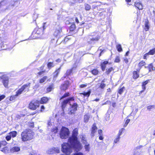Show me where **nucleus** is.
Masks as SVG:
<instances>
[{
    "instance_id": "obj_63",
    "label": "nucleus",
    "mask_w": 155,
    "mask_h": 155,
    "mask_svg": "<svg viewBox=\"0 0 155 155\" xmlns=\"http://www.w3.org/2000/svg\"><path fill=\"white\" fill-rule=\"evenodd\" d=\"M75 20L76 22H77V23H79V20L76 17L75 18Z\"/></svg>"
},
{
    "instance_id": "obj_1",
    "label": "nucleus",
    "mask_w": 155,
    "mask_h": 155,
    "mask_svg": "<svg viewBox=\"0 0 155 155\" xmlns=\"http://www.w3.org/2000/svg\"><path fill=\"white\" fill-rule=\"evenodd\" d=\"M78 134V130L75 128L73 130L72 135L68 140V143L72 146L77 151L80 150L83 147L81 144L77 140Z\"/></svg>"
},
{
    "instance_id": "obj_48",
    "label": "nucleus",
    "mask_w": 155,
    "mask_h": 155,
    "mask_svg": "<svg viewBox=\"0 0 155 155\" xmlns=\"http://www.w3.org/2000/svg\"><path fill=\"white\" fill-rule=\"evenodd\" d=\"M105 86V84L103 83H101V84L100 87L103 89L104 88Z\"/></svg>"
},
{
    "instance_id": "obj_27",
    "label": "nucleus",
    "mask_w": 155,
    "mask_h": 155,
    "mask_svg": "<svg viewBox=\"0 0 155 155\" xmlns=\"http://www.w3.org/2000/svg\"><path fill=\"white\" fill-rule=\"evenodd\" d=\"M51 150H54V153H58L59 152V149L58 147H54L53 148H51Z\"/></svg>"
},
{
    "instance_id": "obj_53",
    "label": "nucleus",
    "mask_w": 155,
    "mask_h": 155,
    "mask_svg": "<svg viewBox=\"0 0 155 155\" xmlns=\"http://www.w3.org/2000/svg\"><path fill=\"white\" fill-rule=\"evenodd\" d=\"M74 155H83V154L82 153L79 152L75 153Z\"/></svg>"
},
{
    "instance_id": "obj_21",
    "label": "nucleus",
    "mask_w": 155,
    "mask_h": 155,
    "mask_svg": "<svg viewBox=\"0 0 155 155\" xmlns=\"http://www.w3.org/2000/svg\"><path fill=\"white\" fill-rule=\"evenodd\" d=\"M9 134H10L11 137H15L17 134V132L15 131H14L10 132L9 133Z\"/></svg>"
},
{
    "instance_id": "obj_12",
    "label": "nucleus",
    "mask_w": 155,
    "mask_h": 155,
    "mask_svg": "<svg viewBox=\"0 0 155 155\" xmlns=\"http://www.w3.org/2000/svg\"><path fill=\"white\" fill-rule=\"evenodd\" d=\"M74 98L73 97H71L70 98H68V99L64 101L62 104V107L63 108L65 107V105L69 101H72L74 100Z\"/></svg>"
},
{
    "instance_id": "obj_5",
    "label": "nucleus",
    "mask_w": 155,
    "mask_h": 155,
    "mask_svg": "<svg viewBox=\"0 0 155 155\" xmlns=\"http://www.w3.org/2000/svg\"><path fill=\"white\" fill-rule=\"evenodd\" d=\"M39 105V102L37 100L32 101L29 104V107L32 110H35Z\"/></svg>"
},
{
    "instance_id": "obj_61",
    "label": "nucleus",
    "mask_w": 155,
    "mask_h": 155,
    "mask_svg": "<svg viewBox=\"0 0 155 155\" xmlns=\"http://www.w3.org/2000/svg\"><path fill=\"white\" fill-rule=\"evenodd\" d=\"M73 69V68L72 69L68 70L67 71V73H68V74H70L71 73Z\"/></svg>"
},
{
    "instance_id": "obj_45",
    "label": "nucleus",
    "mask_w": 155,
    "mask_h": 155,
    "mask_svg": "<svg viewBox=\"0 0 155 155\" xmlns=\"http://www.w3.org/2000/svg\"><path fill=\"white\" fill-rule=\"evenodd\" d=\"M11 137L10 134L9 135H7L6 137V139L7 141H9L11 139Z\"/></svg>"
},
{
    "instance_id": "obj_32",
    "label": "nucleus",
    "mask_w": 155,
    "mask_h": 155,
    "mask_svg": "<svg viewBox=\"0 0 155 155\" xmlns=\"http://www.w3.org/2000/svg\"><path fill=\"white\" fill-rule=\"evenodd\" d=\"M54 66V65L52 62H49L47 64L48 67L49 69H51V68L53 67Z\"/></svg>"
},
{
    "instance_id": "obj_59",
    "label": "nucleus",
    "mask_w": 155,
    "mask_h": 155,
    "mask_svg": "<svg viewBox=\"0 0 155 155\" xmlns=\"http://www.w3.org/2000/svg\"><path fill=\"white\" fill-rule=\"evenodd\" d=\"M124 61L127 64L128 62V60L127 58H125L124 59Z\"/></svg>"
},
{
    "instance_id": "obj_62",
    "label": "nucleus",
    "mask_w": 155,
    "mask_h": 155,
    "mask_svg": "<svg viewBox=\"0 0 155 155\" xmlns=\"http://www.w3.org/2000/svg\"><path fill=\"white\" fill-rule=\"evenodd\" d=\"M87 85L86 84H81L80 85V87L81 88H83L86 86Z\"/></svg>"
},
{
    "instance_id": "obj_22",
    "label": "nucleus",
    "mask_w": 155,
    "mask_h": 155,
    "mask_svg": "<svg viewBox=\"0 0 155 155\" xmlns=\"http://www.w3.org/2000/svg\"><path fill=\"white\" fill-rule=\"evenodd\" d=\"M48 101V99L46 97H43L41 99L40 103L41 104L46 103Z\"/></svg>"
},
{
    "instance_id": "obj_38",
    "label": "nucleus",
    "mask_w": 155,
    "mask_h": 155,
    "mask_svg": "<svg viewBox=\"0 0 155 155\" xmlns=\"http://www.w3.org/2000/svg\"><path fill=\"white\" fill-rule=\"evenodd\" d=\"M91 92L90 91H89L87 93L84 92L83 93H82V94H83L84 96H87V97H88L90 94Z\"/></svg>"
},
{
    "instance_id": "obj_14",
    "label": "nucleus",
    "mask_w": 155,
    "mask_h": 155,
    "mask_svg": "<svg viewBox=\"0 0 155 155\" xmlns=\"http://www.w3.org/2000/svg\"><path fill=\"white\" fill-rule=\"evenodd\" d=\"M145 27H144V30L146 31H148L149 28L150 26L149 25V22L148 20H146L145 22Z\"/></svg>"
},
{
    "instance_id": "obj_46",
    "label": "nucleus",
    "mask_w": 155,
    "mask_h": 155,
    "mask_svg": "<svg viewBox=\"0 0 155 155\" xmlns=\"http://www.w3.org/2000/svg\"><path fill=\"white\" fill-rule=\"evenodd\" d=\"M58 130V129L57 127H55L52 130V131L54 132V133H55L57 132Z\"/></svg>"
},
{
    "instance_id": "obj_18",
    "label": "nucleus",
    "mask_w": 155,
    "mask_h": 155,
    "mask_svg": "<svg viewBox=\"0 0 155 155\" xmlns=\"http://www.w3.org/2000/svg\"><path fill=\"white\" fill-rule=\"evenodd\" d=\"M20 150V148L17 147H13L11 149V151L12 152H18Z\"/></svg>"
},
{
    "instance_id": "obj_64",
    "label": "nucleus",
    "mask_w": 155,
    "mask_h": 155,
    "mask_svg": "<svg viewBox=\"0 0 155 155\" xmlns=\"http://www.w3.org/2000/svg\"><path fill=\"white\" fill-rule=\"evenodd\" d=\"M5 2V1H2L1 2V3H0V5H3V4Z\"/></svg>"
},
{
    "instance_id": "obj_43",
    "label": "nucleus",
    "mask_w": 155,
    "mask_h": 155,
    "mask_svg": "<svg viewBox=\"0 0 155 155\" xmlns=\"http://www.w3.org/2000/svg\"><path fill=\"white\" fill-rule=\"evenodd\" d=\"M149 55L148 53L145 54L143 56V58L144 59H147V58Z\"/></svg>"
},
{
    "instance_id": "obj_30",
    "label": "nucleus",
    "mask_w": 155,
    "mask_h": 155,
    "mask_svg": "<svg viewBox=\"0 0 155 155\" xmlns=\"http://www.w3.org/2000/svg\"><path fill=\"white\" fill-rule=\"evenodd\" d=\"M3 83L4 86L5 87H7L8 83V79L7 78L5 80H4Z\"/></svg>"
},
{
    "instance_id": "obj_51",
    "label": "nucleus",
    "mask_w": 155,
    "mask_h": 155,
    "mask_svg": "<svg viewBox=\"0 0 155 155\" xmlns=\"http://www.w3.org/2000/svg\"><path fill=\"white\" fill-rule=\"evenodd\" d=\"M45 72V71H43L39 72L38 73V74L39 75H41L43 74Z\"/></svg>"
},
{
    "instance_id": "obj_16",
    "label": "nucleus",
    "mask_w": 155,
    "mask_h": 155,
    "mask_svg": "<svg viewBox=\"0 0 155 155\" xmlns=\"http://www.w3.org/2000/svg\"><path fill=\"white\" fill-rule=\"evenodd\" d=\"M97 129V128L96 127V125L94 124L92 127L91 134H92V136H94V133L96 132V131Z\"/></svg>"
},
{
    "instance_id": "obj_17",
    "label": "nucleus",
    "mask_w": 155,
    "mask_h": 155,
    "mask_svg": "<svg viewBox=\"0 0 155 155\" xmlns=\"http://www.w3.org/2000/svg\"><path fill=\"white\" fill-rule=\"evenodd\" d=\"M0 150L5 153H7L9 151V149L8 147H5L3 148H1V150Z\"/></svg>"
},
{
    "instance_id": "obj_28",
    "label": "nucleus",
    "mask_w": 155,
    "mask_h": 155,
    "mask_svg": "<svg viewBox=\"0 0 155 155\" xmlns=\"http://www.w3.org/2000/svg\"><path fill=\"white\" fill-rule=\"evenodd\" d=\"M53 89V85H51L49 86L47 89V91L50 92Z\"/></svg>"
},
{
    "instance_id": "obj_35",
    "label": "nucleus",
    "mask_w": 155,
    "mask_h": 155,
    "mask_svg": "<svg viewBox=\"0 0 155 155\" xmlns=\"http://www.w3.org/2000/svg\"><path fill=\"white\" fill-rule=\"evenodd\" d=\"M120 138V137L117 136L114 140V142L115 143H117L119 141Z\"/></svg>"
},
{
    "instance_id": "obj_49",
    "label": "nucleus",
    "mask_w": 155,
    "mask_h": 155,
    "mask_svg": "<svg viewBox=\"0 0 155 155\" xmlns=\"http://www.w3.org/2000/svg\"><path fill=\"white\" fill-rule=\"evenodd\" d=\"M69 94L68 93L65 94L61 98V99H63L65 97H66L68 96H69Z\"/></svg>"
},
{
    "instance_id": "obj_47",
    "label": "nucleus",
    "mask_w": 155,
    "mask_h": 155,
    "mask_svg": "<svg viewBox=\"0 0 155 155\" xmlns=\"http://www.w3.org/2000/svg\"><path fill=\"white\" fill-rule=\"evenodd\" d=\"M60 33V31L58 30L56 31L54 33V35L57 36L59 35Z\"/></svg>"
},
{
    "instance_id": "obj_54",
    "label": "nucleus",
    "mask_w": 155,
    "mask_h": 155,
    "mask_svg": "<svg viewBox=\"0 0 155 155\" xmlns=\"http://www.w3.org/2000/svg\"><path fill=\"white\" fill-rule=\"evenodd\" d=\"M103 131L101 130H98V133L99 135H102Z\"/></svg>"
},
{
    "instance_id": "obj_57",
    "label": "nucleus",
    "mask_w": 155,
    "mask_h": 155,
    "mask_svg": "<svg viewBox=\"0 0 155 155\" xmlns=\"http://www.w3.org/2000/svg\"><path fill=\"white\" fill-rule=\"evenodd\" d=\"M48 124L49 127H50L52 125L51 123V120H49L48 122Z\"/></svg>"
},
{
    "instance_id": "obj_20",
    "label": "nucleus",
    "mask_w": 155,
    "mask_h": 155,
    "mask_svg": "<svg viewBox=\"0 0 155 155\" xmlns=\"http://www.w3.org/2000/svg\"><path fill=\"white\" fill-rule=\"evenodd\" d=\"M90 117V116L89 115L85 114L84 116V122L85 123L87 122Z\"/></svg>"
},
{
    "instance_id": "obj_40",
    "label": "nucleus",
    "mask_w": 155,
    "mask_h": 155,
    "mask_svg": "<svg viewBox=\"0 0 155 155\" xmlns=\"http://www.w3.org/2000/svg\"><path fill=\"white\" fill-rule=\"evenodd\" d=\"M124 130V128H122V129H121L120 130H119V132H118V134L117 136L120 137V136L121 135L122 133L123 132V130Z\"/></svg>"
},
{
    "instance_id": "obj_41",
    "label": "nucleus",
    "mask_w": 155,
    "mask_h": 155,
    "mask_svg": "<svg viewBox=\"0 0 155 155\" xmlns=\"http://www.w3.org/2000/svg\"><path fill=\"white\" fill-rule=\"evenodd\" d=\"M130 119H127V120H126L124 124V127H126L127 126L128 124L130 122Z\"/></svg>"
},
{
    "instance_id": "obj_31",
    "label": "nucleus",
    "mask_w": 155,
    "mask_h": 155,
    "mask_svg": "<svg viewBox=\"0 0 155 155\" xmlns=\"http://www.w3.org/2000/svg\"><path fill=\"white\" fill-rule=\"evenodd\" d=\"M149 55H153L155 54V48H154L150 51L148 52Z\"/></svg>"
},
{
    "instance_id": "obj_42",
    "label": "nucleus",
    "mask_w": 155,
    "mask_h": 155,
    "mask_svg": "<svg viewBox=\"0 0 155 155\" xmlns=\"http://www.w3.org/2000/svg\"><path fill=\"white\" fill-rule=\"evenodd\" d=\"M120 61V58L118 56H117L114 60L115 62L118 63Z\"/></svg>"
},
{
    "instance_id": "obj_19",
    "label": "nucleus",
    "mask_w": 155,
    "mask_h": 155,
    "mask_svg": "<svg viewBox=\"0 0 155 155\" xmlns=\"http://www.w3.org/2000/svg\"><path fill=\"white\" fill-rule=\"evenodd\" d=\"M48 79V77L47 76H44L41 78L40 79L39 81V82L41 83L42 84L44 82H45V81L47 80Z\"/></svg>"
},
{
    "instance_id": "obj_26",
    "label": "nucleus",
    "mask_w": 155,
    "mask_h": 155,
    "mask_svg": "<svg viewBox=\"0 0 155 155\" xmlns=\"http://www.w3.org/2000/svg\"><path fill=\"white\" fill-rule=\"evenodd\" d=\"M61 69V67L58 69L54 73V77H56L58 76V74L59 73L60 71V70Z\"/></svg>"
},
{
    "instance_id": "obj_6",
    "label": "nucleus",
    "mask_w": 155,
    "mask_h": 155,
    "mask_svg": "<svg viewBox=\"0 0 155 155\" xmlns=\"http://www.w3.org/2000/svg\"><path fill=\"white\" fill-rule=\"evenodd\" d=\"M80 138L81 139L83 143L85 144L84 147L85 148L86 151H89L90 150V144L87 142L85 138L83 135L80 136Z\"/></svg>"
},
{
    "instance_id": "obj_9",
    "label": "nucleus",
    "mask_w": 155,
    "mask_h": 155,
    "mask_svg": "<svg viewBox=\"0 0 155 155\" xmlns=\"http://www.w3.org/2000/svg\"><path fill=\"white\" fill-rule=\"evenodd\" d=\"M145 62L143 61H140L138 64V67L136 69V70L139 72L142 66L145 64Z\"/></svg>"
},
{
    "instance_id": "obj_15",
    "label": "nucleus",
    "mask_w": 155,
    "mask_h": 155,
    "mask_svg": "<svg viewBox=\"0 0 155 155\" xmlns=\"http://www.w3.org/2000/svg\"><path fill=\"white\" fill-rule=\"evenodd\" d=\"M108 63L107 61H104L101 64V67L103 71H104L106 68V65Z\"/></svg>"
},
{
    "instance_id": "obj_29",
    "label": "nucleus",
    "mask_w": 155,
    "mask_h": 155,
    "mask_svg": "<svg viewBox=\"0 0 155 155\" xmlns=\"http://www.w3.org/2000/svg\"><path fill=\"white\" fill-rule=\"evenodd\" d=\"M25 116V114L20 113L17 114L16 116V117L18 119H20L21 117H24Z\"/></svg>"
},
{
    "instance_id": "obj_2",
    "label": "nucleus",
    "mask_w": 155,
    "mask_h": 155,
    "mask_svg": "<svg viewBox=\"0 0 155 155\" xmlns=\"http://www.w3.org/2000/svg\"><path fill=\"white\" fill-rule=\"evenodd\" d=\"M34 135V134L31 130L27 129L22 132L21 139L23 141L30 140L33 138Z\"/></svg>"
},
{
    "instance_id": "obj_56",
    "label": "nucleus",
    "mask_w": 155,
    "mask_h": 155,
    "mask_svg": "<svg viewBox=\"0 0 155 155\" xmlns=\"http://www.w3.org/2000/svg\"><path fill=\"white\" fill-rule=\"evenodd\" d=\"M99 140H103L104 137L102 135H99Z\"/></svg>"
},
{
    "instance_id": "obj_7",
    "label": "nucleus",
    "mask_w": 155,
    "mask_h": 155,
    "mask_svg": "<svg viewBox=\"0 0 155 155\" xmlns=\"http://www.w3.org/2000/svg\"><path fill=\"white\" fill-rule=\"evenodd\" d=\"M30 83L25 84L22 86L21 88L19 89L16 92L15 96H18L21 94L22 91L27 87H29L30 86Z\"/></svg>"
},
{
    "instance_id": "obj_34",
    "label": "nucleus",
    "mask_w": 155,
    "mask_h": 155,
    "mask_svg": "<svg viewBox=\"0 0 155 155\" xmlns=\"http://www.w3.org/2000/svg\"><path fill=\"white\" fill-rule=\"evenodd\" d=\"M117 48L118 51L120 52L122 51V49L121 45L120 44H118L117 45Z\"/></svg>"
},
{
    "instance_id": "obj_37",
    "label": "nucleus",
    "mask_w": 155,
    "mask_h": 155,
    "mask_svg": "<svg viewBox=\"0 0 155 155\" xmlns=\"http://www.w3.org/2000/svg\"><path fill=\"white\" fill-rule=\"evenodd\" d=\"M98 72V71L97 69H94L91 71V73L94 75H97Z\"/></svg>"
},
{
    "instance_id": "obj_52",
    "label": "nucleus",
    "mask_w": 155,
    "mask_h": 155,
    "mask_svg": "<svg viewBox=\"0 0 155 155\" xmlns=\"http://www.w3.org/2000/svg\"><path fill=\"white\" fill-rule=\"evenodd\" d=\"M154 107V106L150 105L149 106H148L147 107V108L148 110H150V109H152Z\"/></svg>"
},
{
    "instance_id": "obj_10",
    "label": "nucleus",
    "mask_w": 155,
    "mask_h": 155,
    "mask_svg": "<svg viewBox=\"0 0 155 155\" xmlns=\"http://www.w3.org/2000/svg\"><path fill=\"white\" fill-rule=\"evenodd\" d=\"M69 85V83L68 81H66L64 83L62 84L61 87V89L64 91L66 90Z\"/></svg>"
},
{
    "instance_id": "obj_60",
    "label": "nucleus",
    "mask_w": 155,
    "mask_h": 155,
    "mask_svg": "<svg viewBox=\"0 0 155 155\" xmlns=\"http://www.w3.org/2000/svg\"><path fill=\"white\" fill-rule=\"evenodd\" d=\"M45 109V107L43 105H42L41 106V111L42 112Z\"/></svg>"
},
{
    "instance_id": "obj_4",
    "label": "nucleus",
    "mask_w": 155,
    "mask_h": 155,
    "mask_svg": "<svg viewBox=\"0 0 155 155\" xmlns=\"http://www.w3.org/2000/svg\"><path fill=\"white\" fill-rule=\"evenodd\" d=\"M70 132L69 130L65 127H62L61 130L60 137L63 139H65L69 136Z\"/></svg>"
},
{
    "instance_id": "obj_24",
    "label": "nucleus",
    "mask_w": 155,
    "mask_h": 155,
    "mask_svg": "<svg viewBox=\"0 0 155 155\" xmlns=\"http://www.w3.org/2000/svg\"><path fill=\"white\" fill-rule=\"evenodd\" d=\"M137 71H134L133 72V78L134 79H137L139 77V75L137 73Z\"/></svg>"
},
{
    "instance_id": "obj_3",
    "label": "nucleus",
    "mask_w": 155,
    "mask_h": 155,
    "mask_svg": "<svg viewBox=\"0 0 155 155\" xmlns=\"http://www.w3.org/2000/svg\"><path fill=\"white\" fill-rule=\"evenodd\" d=\"M71 146L68 143H64L61 145V150L63 152L66 154L69 155L72 152L71 147L75 150L74 148L70 144Z\"/></svg>"
},
{
    "instance_id": "obj_8",
    "label": "nucleus",
    "mask_w": 155,
    "mask_h": 155,
    "mask_svg": "<svg viewBox=\"0 0 155 155\" xmlns=\"http://www.w3.org/2000/svg\"><path fill=\"white\" fill-rule=\"evenodd\" d=\"M77 105L76 104H74L71 107L70 109V111L69 112V114H74L75 111L77 110Z\"/></svg>"
},
{
    "instance_id": "obj_50",
    "label": "nucleus",
    "mask_w": 155,
    "mask_h": 155,
    "mask_svg": "<svg viewBox=\"0 0 155 155\" xmlns=\"http://www.w3.org/2000/svg\"><path fill=\"white\" fill-rule=\"evenodd\" d=\"M48 153H54V150H51V148L49 149L47 151Z\"/></svg>"
},
{
    "instance_id": "obj_44",
    "label": "nucleus",
    "mask_w": 155,
    "mask_h": 155,
    "mask_svg": "<svg viewBox=\"0 0 155 155\" xmlns=\"http://www.w3.org/2000/svg\"><path fill=\"white\" fill-rule=\"evenodd\" d=\"M16 96H15H15H11L9 99V100L10 101H12L15 99Z\"/></svg>"
},
{
    "instance_id": "obj_13",
    "label": "nucleus",
    "mask_w": 155,
    "mask_h": 155,
    "mask_svg": "<svg viewBox=\"0 0 155 155\" xmlns=\"http://www.w3.org/2000/svg\"><path fill=\"white\" fill-rule=\"evenodd\" d=\"M135 6L139 9L142 10L143 9L142 5L140 3L135 2Z\"/></svg>"
},
{
    "instance_id": "obj_36",
    "label": "nucleus",
    "mask_w": 155,
    "mask_h": 155,
    "mask_svg": "<svg viewBox=\"0 0 155 155\" xmlns=\"http://www.w3.org/2000/svg\"><path fill=\"white\" fill-rule=\"evenodd\" d=\"M125 89V88L124 87H123L120 89H119L118 93L120 94H121L124 92V90Z\"/></svg>"
},
{
    "instance_id": "obj_25",
    "label": "nucleus",
    "mask_w": 155,
    "mask_h": 155,
    "mask_svg": "<svg viewBox=\"0 0 155 155\" xmlns=\"http://www.w3.org/2000/svg\"><path fill=\"white\" fill-rule=\"evenodd\" d=\"M7 144V143L5 141H0V150H1V147L2 146L5 145Z\"/></svg>"
},
{
    "instance_id": "obj_58",
    "label": "nucleus",
    "mask_w": 155,
    "mask_h": 155,
    "mask_svg": "<svg viewBox=\"0 0 155 155\" xmlns=\"http://www.w3.org/2000/svg\"><path fill=\"white\" fill-rule=\"evenodd\" d=\"M148 83V81H146L143 83L142 85L145 86Z\"/></svg>"
},
{
    "instance_id": "obj_55",
    "label": "nucleus",
    "mask_w": 155,
    "mask_h": 155,
    "mask_svg": "<svg viewBox=\"0 0 155 155\" xmlns=\"http://www.w3.org/2000/svg\"><path fill=\"white\" fill-rule=\"evenodd\" d=\"M5 97V96L4 95H2L0 96V101L4 99Z\"/></svg>"
},
{
    "instance_id": "obj_39",
    "label": "nucleus",
    "mask_w": 155,
    "mask_h": 155,
    "mask_svg": "<svg viewBox=\"0 0 155 155\" xmlns=\"http://www.w3.org/2000/svg\"><path fill=\"white\" fill-rule=\"evenodd\" d=\"M113 70V69L112 67L106 70V73L108 74H109L111 71Z\"/></svg>"
},
{
    "instance_id": "obj_33",
    "label": "nucleus",
    "mask_w": 155,
    "mask_h": 155,
    "mask_svg": "<svg viewBox=\"0 0 155 155\" xmlns=\"http://www.w3.org/2000/svg\"><path fill=\"white\" fill-rule=\"evenodd\" d=\"M85 9L87 11L89 10L91 8L90 5L88 4H85Z\"/></svg>"
},
{
    "instance_id": "obj_11",
    "label": "nucleus",
    "mask_w": 155,
    "mask_h": 155,
    "mask_svg": "<svg viewBox=\"0 0 155 155\" xmlns=\"http://www.w3.org/2000/svg\"><path fill=\"white\" fill-rule=\"evenodd\" d=\"M100 38V36L99 35H97L95 38L91 37L90 36L87 39L88 41L90 42L89 40H90L91 41H97Z\"/></svg>"
},
{
    "instance_id": "obj_23",
    "label": "nucleus",
    "mask_w": 155,
    "mask_h": 155,
    "mask_svg": "<svg viewBox=\"0 0 155 155\" xmlns=\"http://www.w3.org/2000/svg\"><path fill=\"white\" fill-rule=\"evenodd\" d=\"M148 68H149V71H152L155 70V68L153 67V65L152 63L150 64L148 66Z\"/></svg>"
}]
</instances>
